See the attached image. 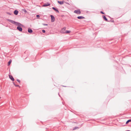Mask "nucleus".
<instances>
[{
    "mask_svg": "<svg viewBox=\"0 0 131 131\" xmlns=\"http://www.w3.org/2000/svg\"><path fill=\"white\" fill-rule=\"evenodd\" d=\"M7 20L9 22H11L12 24H15L16 26H23V25L21 24L20 23L15 21L14 20H12L11 19H7Z\"/></svg>",
    "mask_w": 131,
    "mask_h": 131,
    "instance_id": "nucleus-1",
    "label": "nucleus"
},
{
    "mask_svg": "<svg viewBox=\"0 0 131 131\" xmlns=\"http://www.w3.org/2000/svg\"><path fill=\"white\" fill-rule=\"evenodd\" d=\"M74 12L78 14H80L81 13V12L79 9L74 10Z\"/></svg>",
    "mask_w": 131,
    "mask_h": 131,
    "instance_id": "nucleus-2",
    "label": "nucleus"
},
{
    "mask_svg": "<svg viewBox=\"0 0 131 131\" xmlns=\"http://www.w3.org/2000/svg\"><path fill=\"white\" fill-rule=\"evenodd\" d=\"M50 17H51V21L52 22H53L54 20H55V18L54 16L52 15H50Z\"/></svg>",
    "mask_w": 131,
    "mask_h": 131,
    "instance_id": "nucleus-3",
    "label": "nucleus"
},
{
    "mask_svg": "<svg viewBox=\"0 0 131 131\" xmlns=\"http://www.w3.org/2000/svg\"><path fill=\"white\" fill-rule=\"evenodd\" d=\"M50 4L48 2H47L46 4H45L42 5V7H45L49 6L50 5Z\"/></svg>",
    "mask_w": 131,
    "mask_h": 131,
    "instance_id": "nucleus-4",
    "label": "nucleus"
},
{
    "mask_svg": "<svg viewBox=\"0 0 131 131\" xmlns=\"http://www.w3.org/2000/svg\"><path fill=\"white\" fill-rule=\"evenodd\" d=\"M66 29V27H64L63 28L61 31V32L62 33H65V31H66L65 30Z\"/></svg>",
    "mask_w": 131,
    "mask_h": 131,
    "instance_id": "nucleus-5",
    "label": "nucleus"
},
{
    "mask_svg": "<svg viewBox=\"0 0 131 131\" xmlns=\"http://www.w3.org/2000/svg\"><path fill=\"white\" fill-rule=\"evenodd\" d=\"M9 78L13 81H14L15 80L12 75H9Z\"/></svg>",
    "mask_w": 131,
    "mask_h": 131,
    "instance_id": "nucleus-6",
    "label": "nucleus"
},
{
    "mask_svg": "<svg viewBox=\"0 0 131 131\" xmlns=\"http://www.w3.org/2000/svg\"><path fill=\"white\" fill-rule=\"evenodd\" d=\"M17 29L20 31H21L22 30V29L21 27L20 26H18L17 27Z\"/></svg>",
    "mask_w": 131,
    "mask_h": 131,
    "instance_id": "nucleus-7",
    "label": "nucleus"
},
{
    "mask_svg": "<svg viewBox=\"0 0 131 131\" xmlns=\"http://www.w3.org/2000/svg\"><path fill=\"white\" fill-rule=\"evenodd\" d=\"M52 9H53L55 11H56L57 13H59V12L58 11V9L57 8H56L53 7H52Z\"/></svg>",
    "mask_w": 131,
    "mask_h": 131,
    "instance_id": "nucleus-8",
    "label": "nucleus"
},
{
    "mask_svg": "<svg viewBox=\"0 0 131 131\" xmlns=\"http://www.w3.org/2000/svg\"><path fill=\"white\" fill-rule=\"evenodd\" d=\"M102 17L104 20H105V21H109L107 19V18L106 17V16H105L103 15Z\"/></svg>",
    "mask_w": 131,
    "mask_h": 131,
    "instance_id": "nucleus-9",
    "label": "nucleus"
},
{
    "mask_svg": "<svg viewBox=\"0 0 131 131\" xmlns=\"http://www.w3.org/2000/svg\"><path fill=\"white\" fill-rule=\"evenodd\" d=\"M58 3L60 5H62L63 4L64 1H58Z\"/></svg>",
    "mask_w": 131,
    "mask_h": 131,
    "instance_id": "nucleus-10",
    "label": "nucleus"
},
{
    "mask_svg": "<svg viewBox=\"0 0 131 131\" xmlns=\"http://www.w3.org/2000/svg\"><path fill=\"white\" fill-rule=\"evenodd\" d=\"M14 14L15 15H17L18 14V11L17 10H15L14 11Z\"/></svg>",
    "mask_w": 131,
    "mask_h": 131,
    "instance_id": "nucleus-11",
    "label": "nucleus"
},
{
    "mask_svg": "<svg viewBox=\"0 0 131 131\" xmlns=\"http://www.w3.org/2000/svg\"><path fill=\"white\" fill-rule=\"evenodd\" d=\"M28 32L29 33H31L33 31L30 28H29L28 30Z\"/></svg>",
    "mask_w": 131,
    "mask_h": 131,
    "instance_id": "nucleus-12",
    "label": "nucleus"
},
{
    "mask_svg": "<svg viewBox=\"0 0 131 131\" xmlns=\"http://www.w3.org/2000/svg\"><path fill=\"white\" fill-rule=\"evenodd\" d=\"M77 18L78 19H84L85 17L82 16H78L77 17Z\"/></svg>",
    "mask_w": 131,
    "mask_h": 131,
    "instance_id": "nucleus-13",
    "label": "nucleus"
},
{
    "mask_svg": "<svg viewBox=\"0 0 131 131\" xmlns=\"http://www.w3.org/2000/svg\"><path fill=\"white\" fill-rule=\"evenodd\" d=\"M22 10L24 11L25 13H27V11L25 8L22 9Z\"/></svg>",
    "mask_w": 131,
    "mask_h": 131,
    "instance_id": "nucleus-14",
    "label": "nucleus"
},
{
    "mask_svg": "<svg viewBox=\"0 0 131 131\" xmlns=\"http://www.w3.org/2000/svg\"><path fill=\"white\" fill-rule=\"evenodd\" d=\"M131 122V119H129L127 120L126 122V124H128L129 122Z\"/></svg>",
    "mask_w": 131,
    "mask_h": 131,
    "instance_id": "nucleus-15",
    "label": "nucleus"
},
{
    "mask_svg": "<svg viewBox=\"0 0 131 131\" xmlns=\"http://www.w3.org/2000/svg\"><path fill=\"white\" fill-rule=\"evenodd\" d=\"M12 62L11 60H10L8 63V66H9Z\"/></svg>",
    "mask_w": 131,
    "mask_h": 131,
    "instance_id": "nucleus-16",
    "label": "nucleus"
},
{
    "mask_svg": "<svg viewBox=\"0 0 131 131\" xmlns=\"http://www.w3.org/2000/svg\"><path fill=\"white\" fill-rule=\"evenodd\" d=\"M70 32V31L67 30L65 31V33H69Z\"/></svg>",
    "mask_w": 131,
    "mask_h": 131,
    "instance_id": "nucleus-17",
    "label": "nucleus"
},
{
    "mask_svg": "<svg viewBox=\"0 0 131 131\" xmlns=\"http://www.w3.org/2000/svg\"><path fill=\"white\" fill-rule=\"evenodd\" d=\"M79 128L78 127H74L73 129V130H75V129H78V128Z\"/></svg>",
    "mask_w": 131,
    "mask_h": 131,
    "instance_id": "nucleus-18",
    "label": "nucleus"
},
{
    "mask_svg": "<svg viewBox=\"0 0 131 131\" xmlns=\"http://www.w3.org/2000/svg\"><path fill=\"white\" fill-rule=\"evenodd\" d=\"M42 32L43 33H45L46 32V31L45 30L43 29L42 30Z\"/></svg>",
    "mask_w": 131,
    "mask_h": 131,
    "instance_id": "nucleus-19",
    "label": "nucleus"
},
{
    "mask_svg": "<svg viewBox=\"0 0 131 131\" xmlns=\"http://www.w3.org/2000/svg\"><path fill=\"white\" fill-rule=\"evenodd\" d=\"M42 25L44 26H48V24H42Z\"/></svg>",
    "mask_w": 131,
    "mask_h": 131,
    "instance_id": "nucleus-20",
    "label": "nucleus"
},
{
    "mask_svg": "<svg viewBox=\"0 0 131 131\" xmlns=\"http://www.w3.org/2000/svg\"><path fill=\"white\" fill-rule=\"evenodd\" d=\"M17 81L18 82H19V83H20V80L18 79H17Z\"/></svg>",
    "mask_w": 131,
    "mask_h": 131,
    "instance_id": "nucleus-21",
    "label": "nucleus"
},
{
    "mask_svg": "<svg viewBox=\"0 0 131 131\" xmlns=\"http://www.w3.org/2000/svg\"><path fill=\"white\" fill-rule=\"evenodd\" d=\"M100 12L101 14H105L104 13L103 11H101Z\"/></svg>",
    "mask_w": 131,
    "mask_h": 131,
    "instance_id": "nucleus-22",
    "label": "nucleus"
},
{
    "mask_svg": "<svg viewBox=\"0 0 131 131\" xmlns=\"http://www.w3.org/2000/svg\"><path fill=\"white\" fill-rule=\"evenodd\" d=\"M15 86H16V87H20V86L18 85H16V84Z\"/></svg>",
    "mask_w": 131,
    "mask_h": 131,
    "instance_id": "nucleus-23",
    "label": "nucleus"
},
{
    "mask_svg": "<svg viewBox=\"0 0 131 131\" xmlns=\"http://www.w3.org/2000/svg\"><path fill=\"white\" fill-rule=\"evenodd\" d=\"M36 17L37 18H38L40 17V16L39 15H36Z\"/></svg>",
    "mask_w": 131,
    "mask_h": 131,
    "instance_id": "nucleus-24",
    "label": "nucleus"
},
{
    "mask_svg": "<svg viewBox=\"0 0 131 131\" xmlns=\"http://www.w3.org/2000/svg\"><path fill=\"white\" fill-rule=\"evenodd\" d=\"M7 14H8L9 15H11V14H10V13H7Z\"/></svg>",
    "mask_w": 131,
    "mask_h": 131,
    "instance_id": "nucleus-25",
    "label": "nucleus"
},
{
    "mask_svg": "<svg viewBox=\"0 0 131 131\" xmlns=\"http://www.w3.org/2000/svg\"><path fill=\"white\" fill-rule=\"evenodd\" d=\"M13 83L14 85L15 86L16 84H15L14 82H13Z\"/></svg>",
    "mask_w": 131,
    "mask_h": 131,
    "instance_id": "nucleus-26",
    "label": "nucleus"
},
{
    "mask_svg": "<svg viewBox=\"0 0 131 131\" xmlns=\"http://www.w3.org/2000/svg\"><path fill=\"white\" fill-rule=\"evenodd\" d=\"M111 21L112 22H113V23L114 22V21L113 20H112V21L111 20Z\"/></svg>",
    "mask_w": 131,
    "mask_h": 131,
    "instance_id": "nucleus-27",
    "label": "nucleus"
},
{
    "mask_svg": "<svg viewBox=\"0 0 131 131\" xmlns=\"http://www.w3.org/2000/svg\"><path fill=\"white\" fill-rule=\"evenodd\" d=\"M66 4H69V3H68L67 2H66L65 3Z\"/></svg>",
    "mask_w": 131,
    "mask_h": 131,
    "instance_id": "nucleus-28",
    "label": "nucleus"
},
{
    "mask_svg": "<svg viewBox=\"0 0 131 131\" xmlns=\"http://www.w3.org/2000/svg\"><path fill=\"white\" fill-rule=\"evenodd\" d=\"M126 131H130V130H127Z\"/></svg>",
    "mask_w": 131,
    "mask_h": 131,
    "instance_id": "nucleus-29",
    "label": "nucleus"
},
{
    "mask_svg": "<svg viewBox=\"0 0 131 131\" xmlns=\"http://www.w3.org/2000/svg\"><path fill=\"white\" fill-rule=\"evenodd\" d=\"M64 86V87H66V86Z\"/></svg>",
    "mask_w": 131,
    "mask_h": 131,
    "instance_id": "nucleus-30",
    "label": "nucleus"
},
{
    "mask_svg": "<svg viewBox=\"0 0 131 131\" xmlns=\"http://www.w3.org/2000/svg\"><path fill=\"white\" fill-rule=\"evenodd\" d=\"M1 98L0 97V99Z\"/></svg>",
    "mask_w": 131,
    "mask_h": 131,
    "instance_id": "nucleus-31",
    "label": "nucleus"
}]
</instances>
